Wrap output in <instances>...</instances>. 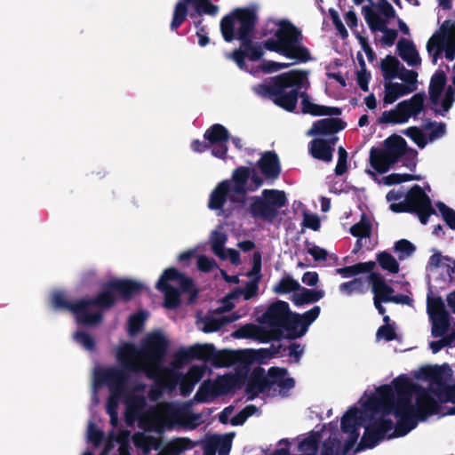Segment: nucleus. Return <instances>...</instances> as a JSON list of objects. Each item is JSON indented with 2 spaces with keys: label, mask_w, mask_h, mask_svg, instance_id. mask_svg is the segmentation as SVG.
<instances>
[{
  "label": "nucleus",
  "mask_w": 455,
  "mask_h": 455,
  "mask_svg": "<svg viewBox=\"0 0 455 455\" xmlns=\"http://www.w3.org/2000/svg\"><path fill=\"white\" fill-rule=\"evenodd\" d=\"M257 23L256 7L235 8L220 20L223 39L228 43L235 39L241 42L240 47L227 56L239 68H246L245 58L253 62L259 60L264 55V49L293 60L295 63H306L311 60L309 50L301 44L303 36L300 29L290 20H280L274 37L263 41L262 44L252 40Z\"/></svg>",
  "instance_id": "nucleus-1"
},
{
  "label": "nucleus",
  "mask_w": 455,
  "mask_h": 455,
  "mask_svg": "<svg viewBox=\"0 0 455 455\" xmlns=\"http://www.w3.org/2000/svg\"><path fill=\"white\" fill-rule=\"evenodd\" d=\"M144 289L143 283L138 281L115 278L103 283L101 290L95 297L83 298L75 302L69 301L64 291H54L51 295V306L56 311L72 313L78 324L93 326L102 321L103 315L100 312L91 313L90 307L109 309L116 305L118 298L128 302L133 297L140 294Z\"/></svg>",
  "instance_id": "nucleus-2"
},
{
  "label": "nucleus",
  "mask_w": 455,
  "mask_h": 455,
  "mask_svg": "<svg viewBox=\"0 0 455 455\" xmlns=\"http://www.w3.org/2000/svg\"><path fill=\"white\" fill-rule=\"evenodd\" d=\"M168 345L161 332H153L147 336L140 349L132 343L120 347L116 358L121 367L133 373L144 371L148 379H153L166 355Z\"/></svg>",
  "instance_id": "nucleus-3"
},
{
  "label": "nucleus",
  "mask_w": 455,
  "mask_h": 455,
  "mask_svg": "<svg viewBox=\"0 0 455 455\" xmlns=\"http://www.w3.org/2000/svg\"><path fill=\"white\" fill-rule=\"evenodd\" d=\"M308 72L293 69L265 79L253 86V92L259 97L268 99L275 105L287 112L297 108L299 92L308 87Z\"/></svg>",
  "instance_id": "nucleus-4"
},
{
  "label": "nucleus",
  "mask_w": 455,
  "mask_h": 455,
  "mask_svg": "<svg viewBox=\"0 0 455 455\" xmlns=\"http://www.w3.org/2000/svg\"><path fill=\"white\" fill-rule=\"evenodd\" d=\"M263 183V179L254 168L239 166L233 171L231 180L220 181L212 191L208 208L214 211L222 210L228 196L231 202L235 203V196L244 198L248 192L255 191Z\"/></svg>",
  "instance_id": "nucleus-5"
},
{
  "label": "nucleus",
  "mask_w": 455,
  "mask_h": 455,
  "mask_svg": "<svg viewBox=\"0 0 455 455\" xmlns=\"http://www.w3.org/2000/svg\"><path fill=\"white\" fill-rule=\"evenodd\" d=\"M391 386L398 397L409 399L412 411L417 414L419 421H425L427 417L439 412L440 404L431 395L430 390L413 383L408 377L398 376L392 380ZM431 392L439 395L435 389H431Z\"/></svg>",
  "instance_id": "nucleus-6"
},
{
  "label": "nucleus",
  "mask_w": 455,
  "mask_h": 455,
  "mask_svg": "<svg viewBox=\"0 0 455 455\" xmlns=\"http://www.w3.org/2000/svg\"><path fill=\"white\" fill-rule=\"evenodd\" d=\"M156 288L164 294V306L168 309L180 307L181 294H188V303H193L199 294V289L194 280L173 267H168L163 272Z\"/></svg>",
  "instance_id": "nucleus-7"
},
{
  "label": "nucleus",
  "mask_w": 455,
  "mask_h": 455,
  "mask_svg": "<svg viewBox=\"0 0 455 455\" xmlns=\"http://www.w3.org/2000/svg\"><path fill=\"white\" fill-rule=\"evenodd\" d=\"M375 403L384 416L393 414L407 427L413 430L419 421L418 416L412 411V404L408 398L398 397L391 385H382L376 390Z\"/></svg>",
  "instance_id": "nucleus-8"
},
{
  "label": "nucleus",
  "mask_w": 455,
  "mask_h": 455,
  "mask_svg": "<svg viewBox=\"0 0 455 455\" xmlns=\"http://www.w3.org/2000/svg\"><path fill=\"white\" fill-rule=\"evenodd\" d=\"M403 148L404 145L398 135L392 134L383 141L382 147L371 148L370 165L378 173H386L401 160Z\"/></svg>",
  "instance_id": "nucleus-9"
},
{
  "label": "nucleus",
  "mask_w": 455,
  "mask_h": 455,
  "mask_svg": "<svg viewBox=\"0 0 455 455\" xmlns=\"http://www.w3.org/2000/svg\"><path fill=\"white\" fill-rule=\"evenodd\" d=\"M251 200V215L268 222H273L279 215V209L288 204L285 192L278 189H264L262 197L252 196Z\"/></svg>",
  "instance_id": "nucleus-10"
},
{
  "label": "nucleus",
  "mask_w": 455,
  "mask_h": 455,
  "mask_svg": "<svg viewBox=\"0 0 455 455\" xmlns=\"http://www.w3.org/2000/svg\"><path fill=\"white\" fill-rule=\"evenodd\" d=\"M130 373L125 368L109 366L96 370L94 379L97 385L108 387L110 393L128 394Z\"/></svg>",
  "instance_id": "nucleus-11"
},
{
  "label": "nucleus",
  "mask_w": 455,
  "mask_h": 455,
  "mask_svg": "<svg viewBox=\"0 0 455 455\" xmlns=\"http://www.w3.org/2000/svg\"><path fill=\"white\" fill-rule=\"evenodd\" d=\"M188 4H191L195 9V13H190L191 18H194L196 15L214 17L219 12V6L213 4L212 0H180L174 6L172 20L170 25L171 30H177L186 20L188 14Z\"/></svg>",
  "instance_id": "nucleus-12"
},
{
  "label": "nucleus",
  "mask_w": 455,
  "mask_h": 455,
  "mask_svg": "<svg viewBox=\"0 0 455 455\" xmlns=\"http://www.w3.org/2000/svg\"><path fill=\"white\" fill-rule=\"evenodd\" d=\"M410 213H415L419 221L426 225L431 215L436 214L429 196L419 185H413L405 196Z\"/></svg>",
  "instance_id": "nucleus-13"
},
{
  "label": "nucleus",
  "mask_w": 455,
  "mask_h": 455,
  "mask_svg": "<svg viewBox=\"0 0 455 455\" xmlns=\"http://www.w3.org/2000/svg\"><path fill=\"white\" fill-rule=\"evenodd\" d=\"M393 427V421L390 419L385 418L384 415L379 419H372L365 427L356 451L374 448L392 430Z\"/></svg>",
  "instance_id": "nucleus-14"
},
{
  "label": "nucleus",
  "mask_w": 455,
  "mask_h": 455,
  "mask_svg": "<svg viewBox=\"0 0 455 455\" xmlns=\"http://www.w3.org/2000/svg\"><path fill=\"white\" fill-rule=\"evenodd\" d=\"M204 138L210 144L212 155L217 158L226 160L228 156V142L230 139L228 130L220 124H214L204 132Z\"/></svg>",
  "instance_id": "nucleus-15"
},
{
  "label": "nucleus",
  "mask_w": 455,
  "mask_h": 455,
  "mask_svg": "<svg viewBox=\"0 0 455 455\" xmlns=\"http://www.w3.org/2000/svg\"><path fill=\"white\" fill-rule=\"evenodd\" d=\"M254 350H214L211 364L216 368L230 367L236 363L250 364L254 360Z\"/></svg>",
  "instance_id": "nucleus-16"
},
{
  "label": "nucleus",
  "mask_w": 455,
  "mask_h": 455,
  "mask_svg": "<svg viewBox=\"0 0 455 455\" xmlns=\"http://www.w3.org/2000/svg\"><path fill=\"white\" fill-rule=\"evenodd\" d=\"M290 312L288 302L283 300H276L271 303L265 313L259 317V322L267 324L275 330H280L285 316Z\"/></svg>",
  "instance_id": "nucleus-17"
},
{
  "label": "nucleus",
  "mask_w": 455,
  "mask_h": 455,
  "mask_svg": "<svg viewBox=\"0 0 455 455\" xmlns=\"http://www.w3.org/2000/svg\"><path fill=\"white\" fill-rule=\"evenodd\" d=\"M256 165L266 180H275L282 172L278 155L275 151L269 150L261 154Z\"/></svg>",
  "instance_id": "nucleus-18"
},
{
  "label": "nucleus",
  "mask_w": 455,
  "mask_h": 455,
  "mask_svg": "<svg viewBox=\"0 0 455 455\" xmlns=\"http://www.w3.org/2000/svg\"><path fill=\"white\" fill-rule=\"evenodd\" d=\"M270 389L268 378L262 367H256L248 378L245 387V393L248 395V400H253L260 393Z\"/></svg>",
  "instance_id": "nucleus-19"
},
{
  "label": "nucleus",
  "mask_w": 455,
  "mask_h": 455,
  "mask_svg": "<svg viewBox=\"0 0 455 455\" xmlns=\"http://www.w3.org/2000/svg\"><path fill=\"white\" fill-rule=\"evenodd\" d=\"M347 123L337 117L323 118L315 121L307 135H333L345 129Z\"/></svg>",
  "instance_id": "nucleus-20"
},
{
  "label": "nucleus",
  "mask_w": 455,
  "mask_h": 455,
  "mask_svg": "<svg viewBox=\"0 0 455 455\" xmlns=\"http://www.w3.org/2000/svg\"><path fill=\"white\" fill-rule=\"evenodd\" d=\"M367 280L371 286L373 297L384 300L385 303L391 302L394 296V288L388 285L384 277L378 272H371Z\"/></svg>",
  "instance_id": "nucleus-21"
},
{
  "label": "nucleus",
  "mask_w": 455,
  "mask_h": 455,
  "mask_svg": "<svg viewBox=\"0 0 455 455\" xmlns=\"http://www.w3.org/2000/svg\"><path fill=\"white\" fill-rule=\"evenodd\" d=\"M426 95L424 92L415 93L410 100H403L397 104V109L401 112L405 122L411 116H417L424 109Z\"/></svg>",
  "instance_id": "nucleus-22"
},
{
  "label": "nucleus",
  "mask_w": 455,
  "mask_h": 455,
  "mask_svg": "<svg viewBox=\"0 0 455 455\" xmlns=\"http://www.w3.org/2000/svg\"><path fill=\"white\" fill-rule=\"evenodd\" d=\"M280 330L283 333V331L286 332L283 337L290 340L299 339L306 334L302 333L303 325L300 319V314L292 312L291 309L289 314L285 316Z\"/></svg>",
  "instance_id": "nucleus-23"
},
{
  "label": "nucleus",
  "mask_w": 455,
  "mask_h": 455,
  "mask_svg": "<svg viewBox=\"0 0 455 455\" xmlns=\"http://www.w3.org/2000/svg\"><path fill=\"white\" fill-rule=\"evenodd\" d=\"M397 51L401 59L409 66H418L420 64L421 59L411 41L401 38L397 43Z\"/></svg>",
  "instance_id": "nucleus-24"
},
{
  "label": "nucleus",
  "mask_w": 455,
  "mask_h": 455,
  "mask_svg": "<svg viewBox=\"0 0 455 455\" xmlns=\"http://www.w3.org/2000/svg\"><path fill=\"white\" fill-rule=\"evenodd\" d=\"M145 384L138 383L132 389L129 388V393L126 398L127 409L130 412L139 415L142 412L147 405L146 398L140 395H132V392L143 391Z\"/></svg>",
  "instance_id": "nucleus-25"
},
{
  "label": "nucleus",
  "mask_w": 455,
  "mask_h": 455,
  "mask_svg": "<svg viewBox=\"0 0 455 455\" xmlns=\"http://www.w3.org/2000/svg\"><path fill=\"white\" fill-rule=\"evenodd\" d=\"M298 291L299 292H294L291 298L293 304L297 307L317 302L324 297L323 290L307 289L300 286Z\"/></svg>",
  "instance_id": "nucleus-26"
},
{
  "label": "nucleus",
  "mask_w": 455,
  "mask_h": 455,
  "mask_svg": "<svg viewBox=\"0 0 455 455\" xmlns=\"http://www.w3.org/2000/svg\"><path fill=\"white\" fill-rule=\"evenodd\" d=\"M309 153L317 160L330 163L332 161L333 151L325 139H314L309 142Z\"/></svg>",
  "instance_id": "nucleus-27"
},
{
  "label": "nucleus",
  "mask_w": 455,
  "mask_h": 455,
  "mask_svg": "<svg viewBox=\"0 0 455 455\" xmlns=\"http://www.w3.org/2000/svg\"><path fill=\"white\" fill-rule=\"evenodd\" d=\"M376 267L375 261L370 260L367 262H359L352 266H347L337 268L335 271L337 274L342 275L345 278L352 277L359 274H370Z\"/></svg>",
  "instance_id": "nucleus-28"
},
{
  "label": "nucleus",
  "mask_w": 455,
  "mask_h": 455,
  "mask_svg": "<svg viewBox=\"0 0 455 455\" xmlns=\"http://www.w3.org/2000/svg\"><path fill=\"white\" fill-rule=\"evenodd\" d=\"M412 92V89L409 87H405L403 84L399 83H386L385 84V95H384V104H392L394 103L399 97L407 95Z\"/></svg>",
  "instance_id": "nucleus-29"
},
{
  "label": "nucleus",
  "mask_w": 455,
  "mask_h": 455,
  "mask_svg": "<svg viewBox=\"0 0 455 455\" xmlns=\"http://www.w3.org/2000/svg\"><path fill=\"white\" fill-rule=\"evenodd\" d=\"M364 20L372 32L386 29L387 21L382 19L371 6H363L362 9Z\"/></svg>",
  "instance_id": "nucleus-30"
},
{
  "label": "nucleus",
  "mask_w": 455,
  "mask_h": 455,
  "mask_svg": "<svg viewBox=\"0 0 455 455\" xmlns=\"http://www.w3.org/2000/svg\"><path fill=\"white\" fill-rule=\"evenodd\" d=\"M452 371L449 364L433 366V371L430 372V381L432 384L443 388L447 384L446 381L451 377Z\"/></svg>",
  "instance_id": "nucleus-31"
},
{
  "label": "nucleus",
  "mask_w": 455,
  "mask_h": 455,
  "mask_svg": "<svg viewBox=\"0 0 455 455\" xmlns=\"http://www.w3.org/2000/svg\"><path fill=\"white\" fill-rule=\"evenodd\" d=\"M430 320L432 322L431 334L433 337H443L448 332L451 326L449 313L435 315Z\"/></svg>",
  "instance_id": "nucleus-32"
},
{
  "label": "nucleus",
  "mask_w": 455,
  "mask_h": 455,
  "mask_svg": "<svg viewBox=\"0 0 455 455\" xmlns=\"http://www.w3.org/2000/svg\"><path fill=\"white\" fill-rule=\"evenodd\" d=\"M215 347L213 344H195L190 347V352L194 360H201L206 363H212L214 355Z\"/></svg>",
  "instance_id": "nucleus-33"
},
{
  "label": "nucleus",
  "mask_w": 455,
  "mask_h": 455,
  "mask_svg": "<svg viewBox=\"0 0 455 455\" xmlns=\"http://www.w3.org/2000/svg\"><path fill=\"white\" fill-rule=\"evenodd\" d=\"M427 311L429 318H434L435 315L448 313L445 309V305L442 297L433 296L431 289H429L427 296Z\"/></svg>",
  "instance_id": "nucleus-34"
},
{
  "label": "nucleus",
  "mask_w": 455,
  "mask_h": 455,
  "mask_svg": "<svg viewBox=\"0 0 455 455\" xmlns=\"http://www.w3.org/2000/svg\"><path fill=\"white\" fill-rule=\"evenodd\" d=\"M402 66L403 65L397 58L392 55H387L380 63V68L384 73L385 79L391 80L397 77Z\"/></svg>",
  "instance_id": "nucleus-35"
},
{
  "label": "nucleus",
  "mask_w": 455,
  "mask_h": 455,
  "mask_svg": "<svg viewBox=\"0 0 455 455\" xmlns=\"http://www.w3.org/2000/svg\"><path fill=\"white\" fill-rule=\"evenodd\" d=\"M320 435L314 433L299 443V455H316L319 448Z\"/></svg>",
  "instance_id": "nucleus-36"
},
{
  "label": "nucleus",
  "mask_w": 455,
  "mask_h": 455,
  "mask_svg": "<svg viewBox=\"0 0 455 455\" xmlns=\"http://www.w3.org/2000/svg\"><path fill=\"white\" fill-rule=\"evenodd\" d=\"M237 381V377L233 374L219 376L214 382L217 389V395H228L236 387Z\"/></svg>",
  "instance_id": "nucleus-37"
},
{
  "label": "nucleus",
  "mask_w": 455,
  "mask_h": 455,
  "mask_svg": "<svg viewBox=\"0 0 455 455\" xmlns=\"http://www.w3.org/2000/svg\"><path fill=\"white\" fill-rule=\"evenodd\" d=\"M217 389L215 384L210 379L204 381L195 395V400L197 403H206L210 398L217 397Z\"/></svg>",
  "instance_id": "nucleus-38"
},
{
  "label": "nucleus",
  "mask_w": 455,
  "mask_h": 455,
  "mask_svg": "<svg viewBox=\"0 0 455 455\" xmlns=\"http://www.w3.org/2000/svg\"><path fill=\"white\" fill-rule=\"evenodd\" d=\"M361 411L355 407H350L341 418V430L342 432H347L349 428L354 427H360Z\"/></svg>",
  "instance_id": "nucleus-39"
},
{
  "label": "nucleus",
  "mask_w": 455,
  "mask_h": 455,
  "mask_svg": "<svg viewBox=\"0 0 455 455\" xmlns=\"http://www.w3.org/2000/svg\"><path fill=\"white\" fill-rule=\"evenodd\" d=\"M254 339L261 343H267L271 340H280L283 334L281 330H267L266 328L256 325L255 327Z\"/></svg>",
  "instance_id": "nucleus-40"
},
{
  "label": "nucleus",
  "mask_w": 455,
  "mask_h": 455,
  "mask_svg": "<svg viewBox=\"0 0 455 455\" xmlns=\"http://www.w3.org/2000/svg\"><path fill=\"white\" fill-rule=\"evenodd\" d=\"M171 385L173 387L175 385H180V394L184 396L190 395L196 384L180 372H173L170 375Z\"/></svg>",
  "instance_id": "nucleus-41"
},
{
  "label": "nucleus",
  "mask_w": 455,
  "mask_h": 455,
  "mask_svg": "<svg viewBox=\"0 0 455 455\" xmlns=\"http://www.w3.org/2000/svg\"><path fill=\"white\" fill-rule=\"evenodd\" d=\"M228 241V235L224 232L214 230L211 235V247L215 255L220 259H225L224 245Z\"/></svg>",
  "instance_id": "nucleus-42"
},
{
  "label": "nucleus",
  "mask_w": 455,
  "mask_h": 455,
  "mask_svg": "<svg viewBox=\"0 0 455 455\" xmlns=\"http://www.w3.org/2000/svg\"><path fill=\"white\" fill-rule=\"evenodd\" d=\"M300 288V284L290 275L281 278L274 286V291L277 294H287L291 291L296 292Z\"/></svg>",
  "instance_id": "nucleus-43"
},
{
  "label": "nucleus",
  "mask_w": 455,
  "mask_h": 455,
  "mask_svg": "<svg viewBox=\"0 0 455 455\" xmlns=\"http://www.w3.org/2000/svg\"><path fill=\"white\" fill-rule=\"evenodd\" d=\"M299 97L301 99V112L303 114H309L314 116H321L323 105L313 103L305 89L303 92L302 90L299 92Z\"/></svg>",
  "instance_id": "nucleus-44"
},
{
  "label": "nucleus",
  "mask_w": 455,
  "mask_h": 455,
  "mask_svg": "<svg viewBox=\"0 0 455 455\" xmlns=\"http://www.w3.org/2000/svg\"><path fill=\"white\" fill-rule=\"evenodd\" d=\"M350 234L357 238H366L371 234V224L365 214L362 215L359 222L350 228Z\"/></svg>",
  "instance_id": "nucleus-45"
},
{
  "label": "nucleus",
  "mask_w": 455,
  "mask_h": 455,
  "mask_svg": "<svg viewBox=\"0 0 455 455\" xmlns=\"http://www.w3.org/2000/svg\"><path fill=\"white\" fill-rule=\"evenodd\" d=\"M398 139L403 143V154L402 155L403 164L411 171H414L417 166L418 152L412 148H409L406 140L400 135Z\"/></svg>",
  "instance_id": "nucleus-46"
},
{
  "label": "nucleus",
  "mask_w": 455,
  "mask_h": 455,
  "mask_svg": "<svg viewBox=\"0 0 455 455\" xmlns=\"http://www.w3.org/2000/svg\"><path fill=\"white\" fill-rule=\"evenodd\" d=\"M377 260L379 266L392 274L399 272V263L392 254L387 251H381L377 254Z\"/></svg>",
  "instance_id": "nucleus-47"
},
{
  "label": "nucleus",
  "mask_w": 455,
  "mask_h": 455,
  "mask_svg": "<svg viewBox=\"0 0 455 455\" xmlns=\"http://www.w3.org/2000/svg\"><path fill=\"white\" fill-rule=\"evenodd\" d=\"M259 283L257 280H251L246 283L244 288L236 289L228 294V298L230 299H237L240 294H243V298L245 300H249L251 298L255 297L258 294L259 291Z\"/></svg>",
  "instance_id": "nucleus-48"
},
{
  "label": "nucleus",
  "mask_w": 455,
  "mask_h": 455,
  "mask_svg": "<svg viewBox=\"0 0 455 455\" xmlns=\"http://www.w3.org/2000/svg\"><path fill=\"white\" fill-rule=\"evenodd\" d=\"M213 445V450L218 452L219 455H228L231 447L232 440L228 435L215 436L211 439Z\"/></svg>",
  "instance_id": "nucleus-49"
},
{
  "label": "nucleus",
  "mask_w": 455,
  "mask_h": 455,
  "mask_svg": "<svg viewBox=\"0 0 455 455\" xmlns=\"http://www.w3.org/2000/svg\"><path fill=\"white\" fill-rule=\"evenodd\" d=\"M339 290L348 296L352 295L354 292L363 294L366 291L364 282L362 278H354L349 282L342 283L339 285Z\"/></svg>",
  "instance_id": "nucleus-50"
},
{
  "label": "nucleus",
  "mask_w": 455,
  "mask_h": 455,
  "mask_svg": "<svg viewBox=\"0 0 455 455\" xmlns=\"http://www.w3.org/2000/svg\"><path fill=\"white\" fill-rule=\"evenodd\" d=\"M447 82L446 75L443 71H436L431 77L428 92H436L442 94Z\"/></svg>",
  "instance_id": "nucleus-51"
},
{
  "label": "nucleus",
  "mask_w": 455,
  "mask_h": 455,
  "mask_svg": "<svg viewBox=\"0 0 455 455\" xmlns=\"http://www.w3.org/2000/svg\"><path fill=\"white\" fill-rule=\"evenodd\" d=\"M419 148H424L428 141L427 136L416 126L407 128L404 132Z\"/></svg>",
  "instance_id": "nucleus-52"
},
{
  "label": "nucleus",
  "mask_w": 455,
  "mask_h": 455,
  "mask_svg": "<svg viewBox=\"0 0 455 455\" xmlns=\"http://www.w3.org/2000/svg\"><path fill=\"white\" fill-rule=\"evenodd\" d=\"M73 338L76 342L80 344L84 349L93 351L96 348V341L94 338L82 331H77L74 333Z\"/></svg>",
  "instance_id": "nucleus-53"
},
{
  "label": "nucleus",
  "mask_w": 455,
  "mask_h": 455,
  "mask_svg": "<svg viewBox=\"0 0 455 455\" xmlns=\"http://www.w3.org/2000/svg\"><path fill=\"white\" fill-rule=\"evenodd\" d=\"M397 77L405 83V84H403L405 87L412 89V92L417 89L418 73L416 71L408 70L402 66Z\"/></svg>",
  "instance_id": "nucleus-54"
},
{
  "label": "nucleus",
  "mask_w": 455,
  "mask_h": 455,
  "mask_svg": "<svg viewBox=\"0 0 455 455\" xmlns=\"http://www.w3.org/2000/svg\"><path fill=\"white\" fill-rule=\"evenodd\" d=\"M320 313L321 307L319 306H314L312 308L300 315L303 325L302 333H307L308 327L318 318Z\"/></svg>",
  "instance_id": "nucleus-55"
},
{
  "label": "nucleus",
  "mask_w": 455,
  "mask_h": 455,
  "mask_svg": "<svg viewBox=\"0 0 455 455\" xmlns=\"http://www.w3.org/2000/svg\"><path fill=\"white\" fill-rule=\"evenodd\" d=\"M436 207L439 210L443 220L447 224V226L455 230V211L449 206H447L443 202H437Z\"/></svg>",
  "instance_id": "nucleus-56"
},
{
  "label": "nucleus",
  "mask_w": 455,
  "mask_h": 455,
  "mask_svg": "<svg viewBox=\"0 0 455 455\" xmlns=\"http://www.w3.org/2000/svg\"><path fill=\"white\" fill-rule=\"evenodd\" d=\"M262 258L259 251H254L252 255V267L251 269L246 274L248 277H251V280H257L259 282L261 275Z\"/></svg>",
  "instance_id": "nucleus-57"
},
{
  "label": "nucleus",
  "mask_w": 455,
  "mask_h": 455,
  "mask_svg": "<svg viewBox=\"0 0 455 455\" xmlns=\"http://www.w3.org/2000/svg\"><path fill=\"white\" fill-rule=\"evenodd\" d=\"M426 129H430L431 132L428 134V140L434 141L439 138H442L444 136L446 132V125L444 123H436L433 121H429L426 124Z\"/></svg>",
  "instance_id": "nucleus-58"
},
{
  "label": "nucleus",
  "mask_w": 455,
  "mask_h": 455,
  "mask_svg": "<svg viewBox=\"0 0 455 455\" xmlns=\"http://www.w3.org/2000/svg\"><path fill=\"white\" fill-rule=\"evenodd\" d=\"M340 441L336 437H329L323 441L320 455H338L340 449Z\"/></svg>",
  "instance_id": "nucleus-59"
},
{
  "label": "nucleus",
  "mask_w": 455,
  "mask_h": 455,
  "mask_svg": "<svg viewBox=\"0 0 455 455\" xmlns=\"http://www.w3.org/2000/svg\"><path fill=\"white\" fill-rule=\"evenodd\" d=\"M394 249L401 253L399 259H403L405 257L411 256L415 251L416 247L410 241L401 239L395 243Z\"/></svg>",
  "instance_id": "nucleus-60"
},
{
  "label": "nucleus",
  "mask_w": 455,
  "mask_h": 455,
  "mask_svg": "<svg viewBox=\"0 0 455 455\" xmlns=\"http://www.w3.org/2000/svg\"><path fill=\"white\" fill-rule=\"evenodd\" d=\"M149 428L158 433H163L169 422L162 415L156 412L148 415Z\"/></svg>",
  "instance_id": "nucleus-61"
},
{
  "label": "nucleus",
  "mask_w": 455,
  "mask_h": 455,
  "mask_svg": "<svg viewBox=\"0 0 455 455\" xmlns=\"http://www.w3.org/2000/svg\"><path fill=\"white\" fill-rule=\"evenodd\" d=\"M454 102V92L451 86H449L444 98L442 100L441 106L442 109L439 108H433L435 115H441L444 116L445 112H448L451 108L452 107V104Z\"/></svg>",
  "instance_id": "nucleus-62"
},
{
  "label": "nucleus",
  "mask_w": 455,
  "mask_h": 455,
  "mask_svg": "<svg viewBox=\"0 0 455 455\" xmlns=\"http://www.w3.org/2000/svg\"><path fill=\"white\" fill-rule=\"evenodd\" d=\"M379 123L403 124L405 123V120L401 112L396 108L395 110L384 111L379 117Z\"/></svg>",
  "instance_id": "nucleus-63"
},
{
  "label": "nucleus",
  "mask_w": 455,
  "mask_h": 455,
  "mask_svg": "<svg viewBox=\"0 0 455 455\" xmlns=\"http://www.w3.org/2000/svg\"><path fill=\"white\" fill-rule=\"evenodd\" d=\"M288 374V371L286 368H279V367H270L267 371V378L269 383V388L272 386L276 385L278 381L283 379Z\"/></svg>",
  "instance_id": "nucleus-64"
}]
</instances>
